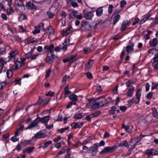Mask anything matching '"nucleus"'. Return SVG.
I'll return each instance as SVG.
<instances>
[{"label": "nucleus", "instance_id": "de8ad7c7", "mask_svg": "<svg viewBox=\"0 0 158 158\" xmlns=\"http://www.w3.org/2000/svg\"><path fill=\"white\" fill-rule=\"evenodd\" d=\"M82 114H76L74 116V118L75 119H77L81 118H82Z\"/></svg>", "mask_w": 158, "mask_h": 158}, {"label": "nucleus", "instance_id": "69168bd1", "mask_svg": "<svg viewBox=\"0 0 158 158\" xmlns=\"http://www.w3.org/2000/svg\"><path fill=\"white\" fill-rule=\"evenodd\" d=\"M77 56V55H74L70 57V60L71 62H73Z\"/></svg>", "mask_w": 158, "mask_h": 158}, {"label": "nucleus", "instance_id": "b1692460", "mask_svg": "<svg viewBox=\"0 0 158 158\" xmlns=\"http://www.w3.org/2000/svg\"><path fill=\"white\" fill-rule=\"evenodd\" d=\"M152 115L155 118H158V112L156 108L155 107L152 108Z\"/></svg>", "mask_w": 158, "mask_h": 158}, {"label": "nucleus", "instance_id": "603ef678", "mask_svg": "<svg viewBox=\"0 0 158 158\" xmlns=\"http://www.w3.org/2000/svg\"><path fill=\"white\" fill-rule=\"evenodd\" d=\"M153 93L152 92H149L146 95V97L148 99L151 98L152 96Z\"/></svg>", "mask_w": 158, "mask_h": 158}, {"label": "nucleus", "instance_id": "f704fd0d", "mask_svg": "<svg viewBox=\"0 0 158 158\" xmlns=\"http://www.w3.org/2000/svg\"><path fill=\"white\" fill-rule=\"evenodd\" d=\"M134 82L131 80H128L126 83L127 87H130L131 86V85L133 84Z\"/></svg>", "mask_w": 158, "mask_h": 158}, {"label": "nucleus", "instance_id": "338daca9", "mask_svg": "<svg viewBox=\"0 0 158 158\" xmlns=\"http://www.w3.org/2000/svg\"><path fill=\"white\" fill-rule=\"evenodd\" d=\"M120 109L123 111H125L127 109V107L125 106H122L120 107Z\"/></svg>", "mask_w": 158, "mask_h": 158}, {"label": "nucleus", "instance_id": "09e8293b", "mask_svg": "<svg viewBox=\"0 0 158 158\" xmlns=\"http://www.w3.org/2000/svg\"><path fill=\"white\" fill-rule=\"evenodd\" d=\"M4 60H3V58L1 57L0 58V66L2 67V70L3 69L4 67Z\"/></svg>", "mask_w": 158, "mask_h": 158}, {"label": "nucleus", "instance_id": "79ce46f5", "mask_svg": "<svg viewBox=\"0 0 158 158\" xmlns=\"http://www.w3.org/2000/svg\"><path fill=\"white\" fill-rule=\"evenodd\" d=\"M76 103L75 102H73L71 101L69 102L68 103V104L66 105V108L68 109L69 108L70 106L73 104L76 105Z\"/></svg>", "mask_w": 158, "mask_h": 158}, {"label": "nucleus", "instance_id": "9d476101", "mask_svg": "<svg viewBox=\"0 0 158 158\" xmlns=\"http://www.w3.org/2000/svg\"><path fill=\"white\" fill-rule=\"evenodd\" d=\"M68 2L74 7L78 6V4L77 1L78 3H81V0H68Z\"/></svg>", "mask_w": 158, "mask_h": 158}, {"label": "nucleus", "instance_id": "37998d69", "mask_svg": "<svg viewBox=\"0 0 158 158\" xmlns=\"http://www.w3.org/2000/svg\"><path fill=\"white\" fill-rule=\"evenodd\" d=\"M21 64V62L19 61L16 62L15 63L13 66V69L14 70H17L19 68L18 65L17 63Z\"/></svg>", "mask_w": 158, "mask_h": 158}, {"label": "nucleus", "instance_id": "473e14b6", "mask_svg": "<svg viewBox=\"0 0 158 158\" xmlns=\"http://www.w3.org/2000/svg\"><path fill=\"white\" fill-rule=\"evenodd\" d=\"M148 156H150L151 155H153L152 149H147L145 152Z\"/></svg>", "mask_w": 158, "mask_h": 158}, {"label": "nucleus", "instance_id": "864d4df0", "mask_svg": "<svg viewBox=\"0 0 158 158\" xmlns=\"http://www.w3.org/2000/svg\"><path fill=\"white\" fill-rule=\"evenodd\" d=\"M139 21V19L138 18H136L135 19L134 21L132 23V25H134L138 23Z\"/></svg>", "mask_w": 158, "mask_h": 158}, {"label": "nucleus", "instance_id": "7ed1b4c3", "mask_svg": "<svg viewBox=\"0 0 158 158\" xmlns=\"http://www.w3.org/2000/svg\"><path fill=\"white\" fill-rule=\"evenodd\" d=\"M101 98L100 97H99L95 99L94 102V103L91 108V111L94 110L96 109L99 108L103 106L104 104L103 101H101L98 102H97L98 101H99Z\"/></svg>", "mask_w": 158, "mask_h": 158}, {"label": "nucleus", "instance_id": "0eeeda50", "mask_svg": "<svg viewBox=\"0 0 158 158\" xmlns=\"http://www.w3.org/2000/svg\"><path fill=\"white\" fill-rule=\"evenodd\" d=\"M141 90V89L139 88L136 91V98L134 101V103L136 104H138L139 102L140 97L141 95L140 92Z\"/></svg>", "mask_w": 158, "mask_h": 158}, {"label": "nucleus", "instance_id": "ddd939ff", "mask_svg": "<svg viewBox=\"0 0 158 158\" xmlns=\"http://www.w3.org/2000/svg\"><path fill=\"white\" fill-rule=\"evenodd\" d=\"M112 16H113V24L115 25L116 23L119 21L120 18V16L119 15H117L115 14H113Z\"/></svg>", "mask_w": 158, "mask_h": 158}, {"label": "nucleus", "instance_id": "4be33fe9", "mask_svg": "<svg viewBox=\"0 0 158 158\" xmlns=\"http://www.w3.org/2000/svg\"><path fill=\"white\" fill-rule=\"evenodd\" d=\"M54 48V45L51 44L50 46L47 45L45 46L44 49H46L47 51H49L50 52H52L53 49Z\"/></svg>", "mask_w": 158, "mask_h": 158}, {"label": "nucleus", "instance_id": "5701e85b", "mask_svg": "<svg viewBox=\"0 0 158 158\" xmlns=\"http://www.w3.org/2000/svg\"><path fill=\"white\" fill-rule=\"evenodd\" d=\"M93 14L91 12H88L85 15L84 17L86 19H90L93 17Z\"/></svg>", "mask_w": 158, "mask_h": 158}, {"label": "nucleus", "instance_id": "774afa93", "mask_svg": "<svg viewBox=\"0 0 158 158\" xmlns=\"http://www.w3.org/2000/svg\"><path fill=\"white\" fill-rule=\"evenodd\" d=\"M1 17L4 20H6L7 19V17L6 15L4 14H2Z\"/></svg>", "mask_w": 158, "mask_h": 158}, {"label": "nucleus", "instance_id": "052dcab7", "mask_svg": "<svg viewBox=\"0 0 158 158\" xmlns=\"http://www.w3.org/2000/svg\"><path fill=\"white\" fill-rule=\"evenodd\" d=\"M20 144L23 145V146H25L29 144V142L27 140H25L23 142H21Z\"/></svg>", "mask_w": 158, "mask_h": 158}, {"label": "nucleus", "instance_id": "9b49d317", "mask_svg": "<svg viewBox=\"0 0 158 158\" xmlns=\"http://www.w3.org/2000/svg\"><path fill=\"white\" fill-rule=\"evenodd\" d=\"M134 46V43H131L129 45L127 46L126 48L125 49L126 51L127 52V54L128 55L129 53L133 51L134 49L133 48Z\"/></svg>", "mask_w": 158, "mask_h": 158}, {"label": "nucleus", "instance_id": "1a4fd4ad", "mask_svg": "<svg viewBox=\"0 0 158 158\" xmlns=\"http://www.w3.org/2000/svg\"><path fill=\"white\" fill-rule=\"evenodd\" d=\"M127 91L126 94L127 97H132L133 95V94L134 91V87L133 86H131L127 89Z\"/></svg>", "mask_w": 158, "mask_h": 158}, {"label": "nucleus", "instance_id": "423d86ee", "mask_svg": "<svg viewBox=\"0 0 158 158\" xmlns=\"http://www.w3.org/2000/svg\"><path fill=\"white\" fill-rule=\"evenodd\" d=\"M81 28L82 30L83 29L84 30L86 31L87 30H89L91 29L92 27L89 23L87 21H83L81 22Z\"/></svg>", "mask_w": 158, "mask_h": 158}, {"label": "nucleus", "instance_id": "72a5a7b5", "mask_svg": "<svg viewBox=\"0 0 158 158\" xmlns=\"http://www.w3.org/2000/svg\"><path fill=\"white\" fill-rule=\"evenodd\" d=\"M116 107L115 106H112L109 110L110 113L112 114H114L115 113V111L116 110Z\"/></svg>", "mask_w": 158, "mask_h": 158}, {"label": "nucleus", "instance_id": "49530a36", "mask_svg": "<svg viewBox=\"0 0 158 158\" xmlns=\"http://www.w3.org/2000/svg\"><path fill=\"white\" fill-rule=\"evenodd\" d=\"M71 29L70 28H69L66 30L63 33V36H66L69 34L71 31Z\"/></svg>", "mask_w": 158, "mask_h": 158}, {"label": "nucleus", "instance_id": "c9c22d12", "mask_svg": "<svg viewBox=\"0 0 158 158\" xmlns=\"http://www.w3.org/2000/svg\"><path fill=\"white\" fill-rule=\"evenodd\" d=\"M6 74L8 77H11L13 75L12 71L11 70H8L6 72Z\"/></svg>", "mask_w": 158, "mask_h": 158}, {"label": "nucleus", "instance_id": "dca6fc26", "mask_svg": "<svg viewBox=\"0 0 158 158\" xmlns=\"http://www.w3.org/2000/svg\"><path fill=\"white\" fill-rule=\"evenodd\" d=\"M46 135L41 132H37L35 135L34 138H44Z\"/></svg>", "mask_w": 158, "mask_h": 158}, {"label": "nucleus", "instance_id": "680f3d73", "mask_svg": "<svg viewBox=\"0 0 158 158\" xmlns=\"http://www.w3.org/2000/svg\"><path fill=\"white\" fill-rule=\"evenodd\" d=\"M153 155H158V151L154 148H152Z\"/></svg>", "mask_w": 158, "mask_h": 158}, {"label": "nucleus", "instance_id": "13d9d810", "mask_svg": "<svg viewBox=\"0 0 158 158\" xmlns=\"http://www.w3.org/2000/svg\"><path fill=\"white\" fill-rule=\"evenodd\" d=\"M150 20L153 19L154 23V24H158V17H156L155 19L151 18L150 19Z\"/></svg>", "mask_w": 158, "mask_h": 158}, {"label": "nucleus", "instance_id": "f3484780", "mask_svg": "<svg viewBox=\"0 0 158 158\" xmlns=\"http://www.w3.org/2000/svg\"><path fill=\"white\" fill-rule=\"evenodd\" d=\"M122 127L124 129L125 131L130 133L131 132V129L129 125H125L124 124H123L122 125Z\"/></svg>", "mask_w": 158, "mask_h": 158}, {"label": "nucleus", "instance_id": "7c9ffc66", "mask_svg": "<svg viewBox=\"0 0 158 158\" xmlns=\"http://www.w3.org/2000/svg\"><path fill=\"white\" fill-rule=\"evenodd\" d=\"M92 138L91 137H89L87 139L84 140L83 141L82 143H80V144L81 145H85L87 144L89 142L90 140V139H92Z\"/></svg>", "mask_w": 158, "mask_h": 158}, {"label": "nucleus", "instance_id": "2eb2a0df", "mask_svg": "<svg viewBox=\"0 0 158 158\" xmlns=\"http://www.w3.org/2000/svg\"><path fill=\"white\" fill-rule=\"evenodd\" d=\"M154 62L153 63L152 65L154 69L155 70H158V56L154 57L153 58Z\"/></svg>", "mask_w": 158, "mask_h": 158}, {"label": "nucleus", "instance_id": "6e6d98bb", "mask_svg": "<svg viewBox=\"0 0 158 158\" xmlns=\"http://www.w3.org/2000/svg\"><path fill=\"white\" fill-rule=\"evenodd\" d=\"M63 142H64L63 141H62V142H60L57 143L55 144V147L56 148H60L61 146V144L62 143H63Z\"/></svg>", "mask_w": 158, "mask_h": 158}, {"label": "nucleus", "instance_id": "393cba45", "mask_svg": "<svg viewBox=\"0 0 158 158\" xmlns=\"http://www.w3.org/2000/svg\"><path fill=\"white\" fill-rule=\"evenodd\" d=\"M18 53V52L17 51L15 52L14 51H10V55L9 56V59L11 60L12 59H14L15 56Z\"/></svg>", "mask_w": 158, "mask_h": 158}, {"label": "nucleus", "instance_id": "c85d7f7f", "mask_svg": "<svg viewBox=\"0 0 158 158\" xmlns=\"http://www.w3.org/2000/svg\"><path fill=\"white\" fill-rule=\"evenodd\" d=\"M69 86L68 85H67L64 88V97L66 98L65 96L67 95L71 94V92L69 90Z\"/></svg>", "mask_w": 158, "mask_h": 158}, {"label": "nucleus", "instance_id": "3c124183", "mask_svg": "<svg viewBox=\"0 0 158 158\" xmlns=\"http://www.w3.org/2000/svg\"><path fill=\"white\" fill-rule=\"evenodd\" d=\"M113 8V6L112 4L110 5L108 9V12L109 14L112 13Z\"/></svg>", "mask_w": 158, "mask_h": 158}, {"label": "nucleus", "instance_id": "4c0bfd02", "mask_svg": "<svg viewBox=\"0 0 158 158\" xmlns=\"http://www.w3.org/2000/svg\"><path fill=\"white\" fill-rule=\"evenodd\" d=\"M40 32V28L37 27H35V30L33 31L32 33L34 34H36L37 33H39Z\"/></svg>", "mask_w": 158, "mask_h": 158}, {"label": "nucleus", "instance_id": "20e7f679", "mask_svg": "<svg viewBox=\"0 0 158 158\" xmlns=\"http://www.w3.org/2000/svg\"><path fill=\"white\" fill-rule=\"evenodd\" d=\"M117 148V147L115 146H112L111 147H107L105 148L101 152L100 154L103 155L108 153H111L114 150L116 149Z\"/></svg>", "mask_w": 158, "mask_h": 158}, {"label": "nucleus", "instance_id": "0e129e2a", "mask_svg": "<svg viewBox=\"0 0 158 158\" xmlns=\"http://www.w3.org/2000/svg\"><path fill=\"white\" fill-rule=\"evenodd\" d=\"M14 38L15 40L16 41H19L21 40V38H20L18 35H16L15 36H14Z\"/></svg>", "mask_w": 158, "mask_h": 158}, {"label": "nucleus", "instance_id": "6ab92c4d", "mask_svg": "<svg viewBox=\"0 0 158 158\" xmlns=\"http://www.w3.org/2000/svg\"><path fill=\"white\" fill-rule=\"evenodd\" d=\"M118 146L119 147H125L128 148L129 146L127 143V141L126 140H125L122 143H119L118 144Z\"/></svg>", "mask_w": 158, "mask_h": 158}, {"label": "nucleus", "instance_id": "bb28decb", "mask_svg": "<svg viewBox=\"0 0 158 158\" xmlns=\"http://www.w3.org/2000/svg\"><path fill=\"white\" fill-rule=\"evenodd\" d=\"M150 16V15H149L148 14L146 15L139 22V24L140 25H141L142 24L144 23L145 22H146Z\"/></svg>", "mask_w": 158, "mask_h": 158}, {"label": "nucleus", "instance_id": "39448f33", "mask_svg": "<svg viewBox=\"0 0 158 158\" xmlns=\"http://www.w3.org/2000/svg\"><path fill=\"white\" fill-rule=\"evenodd\" d=\"M99 147L98 143H95L92 146L90 147L89 148L88 153L91 154L93 152L96 153L98 151V147Z\"/></svg>", "mask_w": 158, "mask_h": 158}, {"label": "nucleus", "instance_id": "aec40b11", "mask_svg": "<svg viewBox=\"0 0 158 158\" xmlns=\"http://www.w3.org/2000/svg\"><path fill=\"white\" fill-rule=\"evenodd\" d=\"M78 14V11L73 10L69 14L70 18L69 19H73L76 18V15Z\"/></svg>", "mask_w": 158, "mask_h": 158}, {"label": "nucleus", "instance_id": "a18cd8bd", "mask_svg": "<svg viewBox=\"0 0 158 158\" xmlns=\"http://www.w3.org/2000/svg\"><path fill=\"white\" fill-rule=\"evenodd\" d=\"M52 143L51 141H49L44 143V146L43 147V149H45Z\"/></svg>", "mask_w": 158, "mask_h": 158}, {"label": "nucleus", "instance_id": "6e6552de", "mask_svg": "<svg viewBox=\"0 0 158 158\" xmlns=\"http://www.w3.org/2000/svg\"><path fill=\"white\" fill-rule=\"evenodd\" d=\"M26 6L28 9L31 10L35 9L37 8V6L31 2H27Z\"/></svg>", "mask_w": 158, "mask_h": 158}, {"label": "nucleus", "instance_id": "f03ea898", "mask_svg": "<svg viewBox=\"0 0 158 158\" xmlns=\"http://www.w3.org/2000/svg\"><path fill=\"white\" fill-rule=\"evenodd\" d=\"M15 5L16 10L17 11L22 12L25 10L24 6L23 4V1L22 0H15Z\"/></svg>", "mask_w": 158, "mask_h": 158}, {"label": "nucleus", "instance_id": "412c9836", "mask_svg": "<svg viewBox=\"0 0 158 158\" xmlns=\"http://www.w3.org/2000/svg\"><path fill=\"white\" fill-rule=\"evenodd\" d=\"M158 43L157 39L156 38L153 39L152 41L149 42L150 45L151 47H154Z\"/></svg>", "mask_w": 158, "mask_h": 158}, {"label": "nucleus", "instance_id": "cd10ccee", "mask_svg": "<svg viewBox=\"0 0 158 158\" xmlns=\"http://www.w3.org/2000/svg\"><path fill=\"white\" fill-rule=\"evenodd\" d=\"M128 26L127 24V21H123L121 27L120 28V30L121 31H124L126 28Z\"/></svg>", "mask_w": 158, "mask_h": 158}, {"label": "nucleus", "instance_id": "a19ab883", "mask_svg": "<svg viewBox=\"0 0 158 158\" xmlns=\"http://www.w3.org/2000/svg\"><path fill=\"white\" fill-rule=\"evenodd\" d=\"M26 148L27 149V152L28 153H30L34 149L35 147H34L31 148L29 147L28 148Z\"/></svg>", "mask_w": 158, "mask_h": 158}, {"label": "nucleus", "instance_id": "4468645a", "mask_svg": "<svg viewBox=\"0 0 158 158\" xmlns=\"http://www.w3.org/2000/svg\"><path fill=\"white\" fill-rule=\"evenodd\" d=\"M77 98L78 96L73 94H71L69 97V98L71 102L76 103L78 101Z\"/></svg>", "mask_w": 158, "mask_h": 158}, {"label": "nucleus", "instance_id": "ea45409f", "mask_svg": "<svg viewBox=\"0 0 158 158\" xmlns=\"http://www.w3.org/2000/svg\"><path fill=\"white\" fill-rule=\"evenodd\" d=\"M26 19V16L25 15L23 14H21L20 15L19 17V20L21 21L22 20L25 19Z\"/></svg>", "mask_w": 158, "mask_h": 158}, {"label": "nucleus", "instance_id": "c03bdc74", "mask_svg": "<svg viewBox=\"0 0 158 158\" xmlns=\"http://www.w3.org/2000/svg\"><path fill=\"white\" fill-rule=\"evenodd\" d=\"M84 124V123L83 122H78L76 123V125L77 128H81L82 127Z\"/></svg>", "mask_w": 158, "mask_h": 158}, {"label": "nucleus", "instance_id": "f8f14e48", "mask_svg": "<svg viewBox=\"0 0 158 158\" xmlns=\"http://www.w3.org/2000/svg\"><path fill=\"white\" fill-rule=\"evenodd\" d=\"M57 58L56 56L52 54L51 56H48L46 59L47 62H49V63H52L54 61L55 59Z\"/></svg>", "mask_w": 158, "mask_h": 158}, {"label": "nucleus", "instance_id": "8fccbe9b", "mask_svg": "<svg viewBox=\"0 0 158 158\" xmlns=\"http://www.w3.org/2000/svg\"><path fill=\"white\" fill-rule=\"evenodd\" d=\"M16 136L15 135L14 136L12 137L11 138V140L13 142H15L19 141V138H17Z\"/></svg>", "mask_w": 158, "mask_h": 158}, {"label": "nucleus", "instance_id": "e433bc0d", "mask_svg": "<svg viewBox=\"0 0 158 158\" xmlns=\"http://www.w3.org/2000/svg\"><path fill=\"white\" fill-rule=\"evenodd\" d=\"M152 90H153L155 89H158V83H152Z\"/></svg>", "mask_w": 158, "mask_h": 158}, {"label": "nucleus", "instance_id": "5fc2aeb1", "mask_svg": "<svg viewBox=\"0 0 158 158\" xmlns=\"http://www.w3.org/2000/svg\"><path fill=\"white\" fill-rule=\"evenodd\" d=\"M127 4L126 2L124 0L121 1L120 2V7L123 8Z\"/></svg>", "mask_w": 158, "mask_h": 158}, {"label": "nucleus", "instance_id": "a211bd4d", "mask_svg": "<svg viewBox=\"0 0 158 158\" xmlns=\"http://www.w3.org/2000/svg\"><path fill=\"white\" fill-rule=\"evenodd\" d=\"M34 38H31V37H28L25 40V42H27L29 43H33L34 42L37 43L38 42L37 40H34Z\"/></svg>", "mask_w": 158, "mask_h": 158}, {"label": "nucleus", "instance_id": "4d7b16f0", "mask_svg": "<svg viewBox=\"0 0 158 158\" xmlns=\"http://www.w3.org/2000/svg\"><path fill=\"white\" fill-rule=\"evenodd\" d=\"M21 79L15 80L14 81V82L16 84H18L20 85L21 84Z\"/></svg>", "mask_w": 158, "mask_h": 158}, {"label": "nucleus", "instance_id": "2f4dec72", "mask_svg": "<svg viewBox=\"0 0 158 158\" xmlns=\"http://www.w3.org/2000/svg\"><path fill=\"white\" fill-rule=\"evenodd\" d=\"M14 12V10L11 7H10L9 8L7 9V14L9 15Z\"/></svg>", "mask_w": 158, "mask_h": 158}, {"label": "nucleus", "instance_id": "f257e3e1", "mask_svg": "<svg viewBox=\"0 0 158 158\" xmlns=\"http://www.w3.org/2000/svg\"><path fill=\"white\" fill-rule=\"evenodd\" d=\"M50 118L51 117L49 116H46L42 118H37L30 125L26 128V129H30L36 126L37 124L40 122H41L44 124H46L48 122V120L50 119Z\"/></svg>", "mask_w": 158, "mask_h": 158}, {"label": "nucleus", "instance_id": "bf43d9fd", "mask_svg": "<svg viewBox=\"0 0 158 158\" xmlns=\"http://www.w3.org/2000/svg\"><path fill=\"white\" fill-rule=\"evenodd\" d=\"M86 76L88 78L90 79H92L93 78V76L91 73L90 72H87L86 73Z\"/></svg>", "mask_w": 158, "mask_h": 158}, {"label": "nucleus", "instance_id": "a878e982", "mask_svg": "<svg viewBox=\"0 0 158 158\" xmlns=\"http://www.w3.org/2000/svg\"><path fill=\"white\" fill-rule=\"evenodd\" d=\"M103 10L102 7L98 8L96 10V14L98 16H101L103 13Z\"/></svg>", "mask_w": 158, "mask_h": 158}, {"label": "nucleus", "instance_id": "e2e57ef3", "mask_svg": "<svg viewBox=\"0 0 158 158\" xmlns=\"http://www.w3.org/2000/svg\"><path fill=\"white\" fill-rule=\"evenodd\" d=\"M67 152L68 153L65 155L64 158H70L71 152H70V150H69L67 151Z\"/></svg>", "mask_w": 158, "mask_h": 158}, {"label": "nucleus", "instance_id": "58836bf2", "mask_svg": "<svg viewBox=\"0 0 158 158\" xmlns=\"http://www.w3.org/2000/svg\"><path fill=\"white\" fill-rule=\"evenodd\" d=\"M47 14L49 18L50 19H52L53 18L55 15V14L49 11H47Z\"/></svg>", "mask_w": 158, "mask_h": 158}, {"label": "nucleus", "instance_id": "c756f323", "mask_svg": "<svg viewBox=\"0 0 158 158\" xmlns=\"http://www.w3.org/2000/svg\"><path fill=\"white\" fill-rule=\"evenodd\" d=\"M101 112L99 111H96L92 113L90 115L91 116V118L97 117L100 114Z\"/></svg>", "mask_w": 158, "mask_h": 158}]
</instances>
